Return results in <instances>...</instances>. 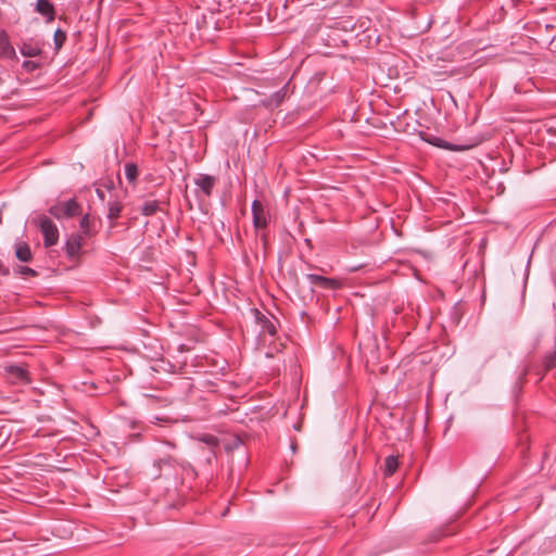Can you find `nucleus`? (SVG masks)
<instances>
[{
    "mask_svg": "<svg viewBox=\"0 0 556 556\" xmlns=\"http://www.w3.org/2000/svg\"><path fill=\"white\" fill-rule=\"evenodd\" d=\"M49 212L55 218L60 219L62 217H73L80 214L81 207L75 200H68L51 206Z\"/></svg>",
    "mask_w": 556,
    "mask_h": 556,
    "instance_id": "nucleus-1",
    "label": "nucleus"
},
{
    "mask_svg": "<svg viewBox=\"0 0 556 556\" xmlns=\"http://www.w3.org/2000/svg\"><path fill=\"white\" fill-rule=\"evenodd\" d=\"M421 138L425 141H427L430 144H433L435 147L447 149V150H456V148H454L453 146H451L450 143L445 142L444 140H442L440 138L428 136V135H421Z\"/></svg>",
    "mask_w": 556,
    "mask_h": 556,
    "instance_id": "nucleus-12",
    "label": "nucleus"
},
{
    "mask_svg": "<svg viewBox=\"0 0 556 556\" xmlns=\"http://www.w3.org/2000/svg\"><path fill=\"white\" fill-rule=\"evenodd\" d=\"M399 460L395 456H388L384 460V475L392 476L397 469Z\"/></svg>",
    "mask_w": 556,
    "mask_h": 556,
    "instance_id": "nucleus-13",
    "label": "nucleus"
},
{
    "mask_svg": "<svg viewBox=\"0 0 556 556\" xmlns=\"http://www.w3.org/2000/svg\"><path fill=\"white\" fill-rule=\"evenodd\" d=\"M36 10L38 13L48 16L49 21H52L54 18L53 4L48 0H38Z\"/></svg>",
    "mask_w": 556,
    "mask_h": 556,
    "instance_id": "nucleus-9",
    "label": "nucleus"
},
{
    "mask_svg": "<svg viewBox=\"0 0 556 556\" xmlns=\"http://www.w3.org/2000/svg\"><path fill=\"white\" fill-rule=\"evenodd\" d=\"M92 222L90 216L86 214L80 220V228L85 235H89L91 230Z\"/></svg>",
    "mask_w": 556,
    "mask_h": 556,
    "instance_id": "nucleus-19",
    "label": "nucleus"
},
{
    "mask_svg": "<svg viewBox=\"0 0 556 556\" xmlns=\"http://www.w3.org/2000/svg\"><path fill=\"white\" fill-rule=\"evenodd\" d=\"M159 210V204L156 201H149L142 206V214L146 216L153 215Z\"/></svg>",
    "mask_w": 556,
    "mask_h": 556,
    "instance_id": "nucleus-18",
    "label": "nucleus"
},
{
    "mask_svg": "<svg viewBox=\"0 0 556 556\" xmlns=\"http://www.w3.org/2000/svg\"><path fill=\"white\" fill-rule=\"evenodd\" d=\"M556 366V352L547 357L546 359V367L553 368Z\"/></svg>",
    "mask_w": 556,
    "mask_h": 556,
    "instance_id": "nucleus-22",
    "label": "nucleus"
},
{
    "mask_svg": "<svg viewBox=\"0 0 556 556\" xmlns=\"http://www.w3.org/2000/svg\"><path fill=\"white\" fill-rule=\"evenodd\" d=\"M306 278L312 285L321 287L324 289H337L340 286V283L334 279L326 278L315 274H308Z\"/></svg>",
    "mask_w": 556,
    "mask_h": 556,
    "instance_id": "nucleus-5",
    "label": "nucleus"
},
{
    "mask_svg": "<svg viewBox=\"0 0 556 556\" xmlns=\"http://www.w3.org/2000/svg\"><path fill=\"white\" fill-rule=\"evenodd\" d=\"M257 319L263 332H267L271 337L276 334V326L270 319L265 316L258 317Z\"/></svg>",
    "mask_w": 556,
    "mask_h": 556,
    "instance_id": "nucleus-11",
    "label": "nucleus"
},
{
    "mask_svg": "<svg viewBox=\"0 0 556 556\" xmlns=\"http://www.w3.org/2000/svg\"><path fill=\"white\" fill-rule=\"evenodd\" d=\"M23 67H25L27 70H31L35 67V64L33 62L26 61V62H24Z\"/></svg>",
    "mask_w": 556,
    "mask_h": 556,
    "instance_id": "nucleus-23",
    "label": "nucleus"
},
{
    "mask_svg": "<svg viewBox=\"0 0 556 556\" xmlns=\"http://www.w3.org/2000/svg\"><path fill=\"white\" fill-rule=\"evenodd\" d=\"M0 58L17 60L15 49L9 40V36L4 30L0 31Z\"/></svg>",
    "mask_w": 556,
    "mask_h": 556,
    "instance_id": "nucleus-4",
    "label": "nucleus"
},
{
    "mask_svg": "<svg viewBox=\"0 0 556 556\" xmlns=\"http://www.w3.org/2000/svg\"><path fill=\"white\" fill-rule=\"evenodd\" d=\"M18 273L23 276H36V271L29 267L26 266H20Z\"/></svg>",
    "mask_w": 556,
    "mask_h": 556,
    "instance_id": "nucleus-20",
    "label": "nucleus"
},
{
    "mask_svg": "<svg viewBox=\"0 0 556 556\" xmlns=\"http://www.w3.org/2000/svg\"><path fill=\"white\" fill-rule=\"evenodd\" d=\"M253 224L256 230L267 226V217L262 203L255 200L252 204Z\"/></svg>",
    "mask_w": 556,
    "mask_h": 556,
    "instance_id": "nucleus-3",
    "label": "nucleus"
},
{
    "mask_svg": "<svg viewBox=\"0 0 556 556\" xmlns=\"http://www.w3.org/2000/svg\"><path fill=\"white\" fill-rule=\"evenodd\" d=\"M55 49L60 50L66 40V33L62 29H56L53 36Z\"/></svg>",
    "mask_w": 556,
    "mask_h": 556,
    "instance_id": "nucleus-17",
    "label": "nucleus"
},
{
    "mask_svg": "<svg viewBox=\"0 0 556 556\" xmlns=\"http://www.w3.org/2000/svg\"><path fill=\"white\" fill-rule=\"evenodd\" d=\"M84 244V239L80 235H73L66 242V252L71 257H76Z\"/></svg>",
    "mask_w": 556,
    "mask_h": 556,
    "instance_id": "nucleus-6",
    "label": "nucleus"
},
{
    "mask_svg": "<svg viewBox=\"0 0 556 556\" xmlns=\"http://www.w3.org/2000/svg\"><path fill=\"white\" fill-rule=\"evenodd\" d=\"M8 372H9L11 382H21V383L29 382L27 371L23 367L10 366L8 368Z\"/></svg>",
    "mask_w": 556,
    "mask_h": 556,
    "instance_id": "nucleus-7",
    "label": "nucleus"
},
{
    "mask_svg": "<svg viewBox=\"0 0 556 556\" xmlns=\"http://www.w3.org/2000/svg\"><path fill=\"white\" fill-rule=\"evenodd\" d=\"M122 208H123V205L118 201L109 203V213H108L109 219L115 220L116 218H118V216L122 212Z\"/></svg>",
    "mask_w": 556,
    "mask_h": 556,
    "instance_id": "nucleus-16",
    "label": "nucleus"
},
{
    "mask_svg": "<svg viewBox=\"0 0 556 556\" xmlns=\"http://www.w3.org/2000/svg\"><path fill=\"white\" fill-rule=\"evenodd\" d=\"M201 440L211 446L217 445L218 442L217 439L213 435H204Z\"/></svg>",
    "mask_w": 556,
    "mask_h": 556,
    "instance_id": "nucleus-21",
    "label": "nucleus"
},
{
    "mask_svg": "<svg viewBox=\"0 0 556 556\" xmlns=\"http://www.w3.org/2000/svg\"><path fill=\"white\" fill-rule=\"evenodd\" d=\"M41 52L40 48L31 43L24 42L21 47V53L24 56L33 58L39 55Z\"/></svg>",
    "mask_w": 556,
    "mask_h": 556,
    "instance_id": "nucleus-14",
    "label": "nucleus"
},
{
    "mask_svg": "<svg viewBox=\"0 0 556 556\" xmlns=\"http://www.w3.org/2000/svg\"><path fill=\"white\" fill-rule=\"evenodd\" d=\"M195 185L208 197L214 188L215 179L212 176L201 175L195 179Z\"/></svg>",
    "mask_w": 556,
    "mask_h": 556,
    "instance_id": "nucleus-8",
    "label": "nucleus"
},
{
    "mask_svg": "<svg viewBox=\"0 0 556 556\" xmlns=\"http://www.w3.org/2000/svg\"><path fill=\"white\" fill-rule=\"evenodd\" d=\"M97 193H98L100 199H102V200L104 199V194H103V192L100 189H97Z\"/></svg>",
    "mask_w": 556,
    "mask_h": 556,
    "instance_id": "nucleus-24",
    "label": "nucleus"
},
{
    "mask_svg": "<svg viewBox=\"0 0 556 556\" xmlns=\"http://www.w3.org/2000/svg\"><path fill=\"white\" fill-rule=\"evenodd\" d=\"M138 174H139V170H138V167H137L136 164L127 163L125 165V175H126L127 180L130 184H136V180L138 178Z\"/></svg>",
    "mask_w": 556,
    "mask_h": 556,
    "instance_id": "nucleus-15",
    "label": "nucleus"
},
{
    "mask_svg": "<svg viewBox=\"0 0 556 556\" xmlns=\"http://www.w3.org/2000/svg\"><path fill=\"white\" fill-rule=\"evenodd\" d=\"M39 227L45 238V245H54L59 239V231L53 222L47 216H41L39 218Z\"/></svg>",
    "mask_w": 556,
    "mask_h": 556,
    "instance_id": "nucleus-2",
    "label": "nucleus"
},
{
    "mask_svg": "<svg viewBox=\"0 0 556 556\" xmlns=\"http://www.w3.org/2000/svg\"><path fill=\"white\" fill-rule=\"evenodd\" d=\"M15 255L21 262H29L31 260V252L28 244L21 242L15 247Z\"/></svg>",
    "mask_w": 556,
    "mask_h": 556,
    "instance_id": "nucleus-10",
    "label": "nucleus"
}]
</instances>
